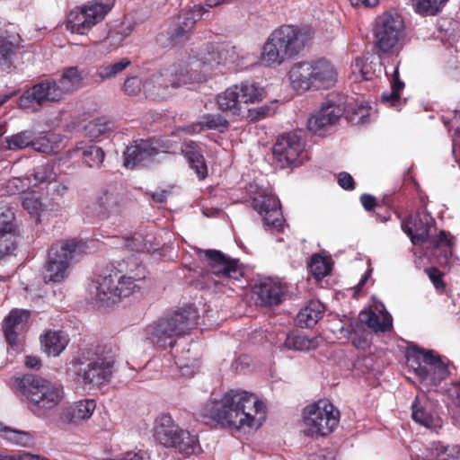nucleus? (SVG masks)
Listing matches in <instances>:
<instances>
[{
  "mask_svg": "<svg viewBox=\"0 0 460 460\" xmlns=\"http://www.w3.org/2000/svg\"><path fill=\"white\" fill-rule=\"evenodd\" d=\"M264 408V403L255 394L231 389L220 399L208 400L201 414L221 428L246 432L261 427Z\"/></svg>",
  "mask_w": 460,
  "mask_h": 460,
  "instance_id": "f257e3e1",
  "label": "nucleus"
},
{
  "mask_svg": "<svg viewBox=\"0 0 460 460\" xmlns=\"http://www.w3.org/2000/svg\"><path fill=\"white\" fill-rule=\"evenodd\" d=\"M291 87L297 93L327 90L337 82L338 72L334 65L322 58L312 61L298 62L288 71Z\"/></svg>",
  "mask_w": 460,
  "mask_h": 460,
  "instance_id": "f03ea898",
  "label": "nucleus"
},
{
  "mask_svg": "<svg viewBox=\"0 0 460 460\" xmlns=\"http://www.w3.org/2000/svg\"><path fill=\"white\" fill-rule=\"evenodd\" d=\"M139 287L136 279L126 276L122 270L114 266L107 267L96 280L89 285L92 300L98 306H110L128 297Z\"/></svg>",
  "mask_w": 460,
  "mask_h": 460,
  "instance_id": "7ed1b4c3",
  "label": "nucleus"
},
{
  "mask_svg": "<svg viewBox=\"0 0 460 460\" xmlns=\"http://www.w3.org/2000/svg\"><path fill=\"white\" fill-rule=\"evenodd\" d=\"M30 410L37 416H43L56 408L64 398L63 386L32 374L24 375L18 383Z\"/></svg>",
  "mask_w": 460,
  "mask_h": 460,
  "instance_id": "20e7f679",
  "label": "nucleus"
},
{
  "mask_svg": "<svg viewBox=\"0 0 460 460\" xmlns=\"http://www.w3.org/2000/svg\"><path fill=\"white\" fill-rule=\"evenodd\" d=\"M203 81L202 75L197 70H189V66L174 64L152 74L143 83L146 98L162 101L170 95V88L175 89L183 84Z\"/></svg>",
  "mask_w": 460,
  "mask_h": 460,
  "instance_id": "39448f33",
  "label": "nucleus"
},
{
  "mask_svg": "<svg viewBox=\"0 0 460 460\" xmlns=\"http://www.w3.org/2000/svg\"><path fill=\"white\" fill-rule=\"evenodd\" d=\"M198 310L190 305L168 313L151 326V339L162 349L173 347L176 337L189 333L198 324Z\"/></svg>",
  "mask_w": 460,
  "mask_h": 460,
  "instance_id": "423d86ee",
  "label": "nucleus"
},
{
  "mask_svg": "<svg viewBox=\"0 0 460 460\" xmlns=\"http://www.w3.org/2000/svg\"><path fill=\"white\" fill-rule=\"evenodd\" d=\"M86 248V243L77 239L62 240L53 243L43 266L44 283H60L65 280L70 273L72 263L85 252Z\"/></svg>",
  "mask_w": 460,
  "mask_h": 460,
  "instance_id": "0eeeda50",
  "label": "nucleus"
},
{
  "mask_svg": "<svg viewBox=\"0 0 460 460\" xmlns=\"http://www.w3.org/2000/svg\"><path fill=\"white\" fill-rule=\"evenodd\" d=\"M406 362L421 382L437 385L448 376L447 364L442 358L417 346L410 347L406 351Z\"/></svg>",
  "mask_w": 460,
  "mask_h": 460,
  "instance_id": "6e6552de",
  "label": "nucleus"
},
{
  "mask_svg": "<svg viewBox=\"0 0 460 460\" xmlns=\"http://www.w3.org/2000/svg\"><path fill=\"white\" fill-rule=\"evenodd\" d=\"M340 417V411L329 400H319L304 409L305 432L311 437L328 436L338 427Z\"/></svg>",
  "mask_w": 460,
  "mask_h": 460,
  "instance_id": "1a4fd4ad",
  "label": "nucleus"
},
{
  "mask_svg": "<svg viewBox=\"0 0 460 460\" xmlns=\"http://www.w3.org/2000/svg\"><path fill=\"white\" fill-rule=\"evenodd\" d=\"M73 367L76 382L84 386L93 388L110 380L113 363L104 357L85 359L83 356L73 362Z\"/></svg>",
  "mask_w": 460,
  "mask_h": 460,
  "instance_id": "9d476101",
  "label": "nucleus"
},
{
  "mask_svg": "<svg viewBox=\"0 0 460 460\" xmlns=\"http://www.w3.org/2000/svg\"><path fill=\"white\" fill-rule=\"evenodd\" d=\"M302 131H292L279 136L273 146L272 153L279 168L297 166L308 159Z\"/></svg>",
  "mask_w": 460,
  "mask_h": 460,
  "instance_id": "9b49d317",
  "label": "nucleus"
},
{
  "mask_svg": "<svg viewBox=\"0 0 460 460\" xmlns=\"http://www.w3.org/2000/svg\"><path fill=\"white\" fill-rule=\"evenodd\" d=\"M263 89L253 84L242 83L227 88L217 97L220 111L239 115L243 104L253 103L262 99Z\"/></svg>",
  "mask_w": 460,
  "mask_h": 460,
  "instance_id": "f8f14e48",
  "label": "nucleus"
},
{
  "mask_svg": "<svg viewBox=\"0 0 460 460\" xmlns=\"http://www.w3.org/2000/svg\"><path fill=\"white\" fill-rule=\"evenodd\" d=\"M111 9L108 4L95 1L76 7L67 14L66 27L72 33L85 35L105 18Z\"/></svg>",
  "mask_w": 460,
  "mask_h": 460,
  "instance_id": "ddd939ff",
  "label": "nucleus"
},
{
  "mask_svg": "<svg viewBox=\"0 0 460 460\" xmlns=\"http://www.w3.org/2000/svg\"><path fill=\"white\" fill-rule=\"evenodd\" d=\"M65 97L58 83L45 79L26 90L18 99V106L22 110L36 111L49 102H58Z\"/></svg>",
  "mask_w": 460,
  "mask_h": 460,
  "instance_id": "4468645a",
  "label": "nucleus"
},
{
  "mask_svg": "<svg viewBox=\"0 0 460 460\" xmlns=\"http://www.w3.org/2000/svg\"><path fill=\"white\" fill-rule=\"evenodd\" d=\"M403 28V21L397 13L379 15L374 29L376 47L384 53L393 49L402 37Z\"/></svg>",
  "mask_w": 460,
  "mask_h": 460,
  "instance_id": "2eb2a0df",
  "label": "nucleus"
},
{
  "mask_svg": "<svg viewBox=\"0 0 460 460\" xmlns=\"http://www.w3.org/2000/svg\"><path fill=\"white\" fill-rule=\"evenodd\" d=\"M204 260L209 271L227 283L241 280L243 270L238 260L223 253L221 251L208 249L203 252Z\"/></svg>",
  "mask_w": 460,
  "mask_h": 460,
  "instance_id": "dca6fc26",
  "label": "nucleus"
},
{
  "mask_svg": "<svg viewBox=\"0 0 460 460\" xmlns=\"http://www.w3.org/2000/svg\"><path fill=\"white\" fill-rule=\"evenodd\" d=\"M270 36L289 58L298 55L311 39L308 29L294 25H282Z\"/></svg>",
  "mask_w": 460,
  "mask_h": 460,
  "instance_id": "f3484780",
  "label": "nucleus"
},
{
  "mask_svg": "<svg viewBox=\"0 0 460 460\" xmlns=\"http://www.w3.org/2000/svg\"><path fill=\"white\" fill-rule=\"evenodd\" d=\"M345 111L342 98L330 96L323 102L320 109L308 119V129L314 134L335 125Z\"/></svg>",
  "mask_w": 460,
  "mask_h": 460,
  "instance_id": "a211bd4d",
  "label": "nucleus"
},
{
  "mask_svg": "<svg viewBox=\"0 0 460 460\" xmlns=\"http://www.w3.org/2000/svg\"><path fill=\"white\" fill-rule=\"evenodd\" d=\"M435 225V219L426 208L417 210L401 222L402 231L414 245L426 243L429 239L430 228Z\"/></svg>",
  "mask_w": 460,
  "mask_h": 460,
  "instance_id": "6ab92c4d",
  "label": "nucleus"
},
{
  "mask_svg": "<svg viewBox=\"0 0 460 460\" xmlns=\"http://www.w3.org/2000/svg\"><path fill=\"white\" fill-rule=\"evenodd\" d=\"M30 312L14 308L3 321V332L7 344L14 350L22 347L24 333L28 330Z\"/></svg>",
  "mask_w": 460,
  "mask_h": 460,
  "instance_id": "aec40b11",
  "label": "nucleus"
},
{
  "mask_svg": "<svg viewBox=\"0 0 460 460\" xmlns=\"http://www.w3.org/2000/svg\"><path fill=\"white\" fill-rule=\"evenodd\" d=\"M252 208L262 217L264 225L271 230L280 232L284 218L280 202L277 197L265 191L259 192L252 202Z\"/></svg>",
  "mask_w": 460,
  "mask_h": 460,
  "instance_id": "412c9836",
  "label": "nucleus"
},
{
  "mask_svg": "<svg viewBox=\"0 0 460 460\" xmlns=\"http://www.w3.org/2000/svg\"><path fill=\"white\" fill-rule=\"evenodd\" d=\"M18 226L15 215L11 208H4L0 213V256L11 254L16 249Z\"/></svg>",
  "mask_w": 460,
  "mask_h": 460,
  "instance_id": "4be33fe9",
  "label": "nucleus"
},
{
  "mask_svg": "<svg viewBox=\"0 0 460 460\" xmlns=\"http://www.w3.org/2000/svg\"><path fill=\"white\" fill-rule=\"evenodd\" d=\"M122 197L111 190H103L93 201L86 207L85 213L102 219L111 214H119L123 207Z\"/></svg>",
  "mask_w": 460,
  "mask_h": 460,
  "instance_id": "5701e85b",
  "label": "nucleus"
},
{
  "mask_svg": "<svg viewBox=\"0 0 460 460\" xmlns=\"http://www.w3.org/2000/svg\"><path fill=\"white\" fill-rule=\"evenodd\" d=\"M158 154V149L149 140L139 139L128 145L123 153L124 166L133 169L151 160Z\"/></svg>",
  "mask_w": 460,
  "mask_h": 460,
  "instance_id": "b1692460",
  "label": "nucleus"
},
{
  "mask_svg": "<svg viewBox=\"0 0 460 460\" xmlns=\"http://www.w3.org/2000/svg\"><path fill=\"white\" fill-rule=\"evenodd\" d=\"M252 290L260 305L264 306L279 305L285 295L284 286L271 278L261 279Z\"/></svg>",
  "mask_w": 460,
  "mask_h": 460,
  "instance_id": "393cba45",
  "label": "nucleus"
},
{
  "mask_svg": "<svg viewBox=\"0 0 460 460\" xmlns=\"http://www.w3.org/2000/svg\"><path fill=\"white\" fill-rule=\"evenodd\" d=\"M200 349L197 343L190 342L176 349L175 364L182 376H193L199 367Z\"/></svg>",
  "mask_w": 460,
  "mask_h": 460,
  "instance_id": "a878e982",
  "label": "nucleus"
},
{
  "mask_svg": "<svg viewBox=\"0 0 460 460\" xmlns=\"http://www.w3.org/2000/svg\"><path fill=\"white\" fill-rule=\"evenodd\" d=\"M411 418L416 423L427 429L435 430L441 428L440 419L433 412L431 402L424 395H418L413 401Z\"/></svg>",
  "mask_w": 460,
  "mask_h": 460,
  "instance_id": "bb28decb",
  "label": "nucleus"
},
{
  "mask_svg": "<svg viewBox=\"0 0 460 460\" xmlns=\"http://www.w3.org/2000/svg\"><path fill=\"white\" fill-rule=\"evenodd\" d=\"M182 430L170 414L163 413L155 420L154 437L161 445L169 447Z\"/></svg>",
  "mask_w": 460,
  "mask_h": 460,
  "instance_id": "cd10ccee",
  "label": "nucleus"
},
{
  "mask_svg": "<svg viewBox=\"0 0 460 460\" xmlns=\"http://www.w3.org/2000/svg\"><path fill=\"white\" fill-rule=\"evenodd\" d=\"M181 150L199 180H204L208 176V166L201 146L198 143L189 140L182 144Z\"/></svg>",
  "mask_w": 460,
  "mask_h": 460,
  "instance_id": "c85d7f7f",
  "label": "nucleus"
},
{
  "mask_svg": "<svg viewBox=\"0 0 460 460\" xmlns=\"http://www.w3.org/2000/svg\"><path fill=\"white\" fill-rule=\"evenodd\" d=\"M68 337L64 332L48 331L40 336L43 351L49 356H58L67 346Z\"/></svg>",
  "mask_w": 460,
  "mask_h": 460,
  "instance_id": "c756f323",
  "label": "nucleus"
},
{
  "mask_svg": "<svg viewBox=\"0 0 460 460\" xmlns=\"http://www.w3.org/2000/svg\"><path fill=\"white\" fill-rule=\"evenodd\" d=\"M324 306L319 301H310L296 315V323L301 328L313 327L323 317Z\"/></svg>",
  "mask_w": 460,
  "mask_h": 460,
  "instance_id": "7c9ffc66",
  "label": "nucleus"
},
{
  "mask_svg": "<svg viewBox=\"0 0 460 460\" xmlns=\"http://www.w3.org/2000/svg\"><path fill=\"white\" fill-rule=\"evenodd\" d=\"M273 38L270 36L262 47L261 54V63L269 67H276L289 58L286 53L279 47V44L272 40Z\"/></svg>",
  "mask_w": 460,
  "mask_h": 460,
  "instance_id": "2f4dec72",
  "label": "nucleus"
},
{
  "mask_svg": "<svg viewBox=\"0 0 460 460\" xmlns=\"http://www.w3.org/2000/svg\"><path fill=\"white\" fill-rule=\"evenodd\" d=\"M96 408L94 400H82L75 402L66 409L65 418L68 422L77 424L82 420H88Z\"/></svg>",
  "mask_w": 460,
  "mask_h": 460,
  "instance_id": "473e14b6",
  "label": "nucleus"
},
{
  "mask_svg": "<svg viewBox=\"0 0 460 460\" xmlns=\"http://www.w3.org/2000/svg\"><path fill=\"white\" fill-rule=\"evenodd\" d=\"M84 76L77 66L64 68L59 81L58 82L64 94L73 93L83 87Z\"/></svg>",
  "mask_w": 460,
  "mask_h": 460,
  "instance_id": "72a5a7b5",
  "label": "nucleus"
},
{
  "mask_svg": "<svg viewBox=\"0 0 460 460\" xmlns=\"http://www.w3.org/2000/svg\"><path fill=\"white\" fill-rule=\"evenodd\" d=\"M76 151L81 152L84 163L91 168L99 167L104 160L105 155L103 150L92 143H78Z\"/></svg>",
  "mask_w": 460,
  "mask_h": 460,
  "instance_id": "f704fd0d",
  "label": "nucleus"
},
{
  "mask_svg": "<svg viewBox=\"0 0 460 460\" xmlns=\"http://www.w3.org/2000/svg\"><path fill=\"white\" fill-rule=\"evenodd\" d=\"M207 12L208 10L204 6L194 5L191 11L183 14L180 24L175 29V31L172 37L175 39L182 37L195 26L197 20L200 19Z\"/></svg>",
  "mask_w": 460,
  "mask_h": 460,
  "instance_id": "c9c22d12",
  "label": "nucleus"
},
{
  "mask_svg": "<svg viewBox=\"0 0 460 460\" xmlns=\"http://www.w3.org/2000/svg\"><path fill=\"white\" fill-rule=\"evenodd\" d=\"M169 447L174 448L175 451L182 455L190 456L199 449V445L196 436L191 435L188 430L183 429Z\"/></svg>",
  "mask_w": 460,
  "mask_h": 460,
  "instance_id": "e433bc0d",
  "label": "nucleus"
},
{
  "mask_svg": "<svg viewBox=\"0 0 460 460\" xmlns=\"http://www.w3.org/2000/svg\"><path fill=\"white\" fill-rule=\"evenodd\" d=\"M332 266V259L330 257L322 256L318 253L312 255L308 262L309 272L317 281L331 273Z\"/></svg>",
  "mask_w": 460,
  "mask_h": 460,
  "instance_id": "4c0bfd02",
  "label": "nucleus"
},
{
  "mask_svg": "<svg viewBox=\"0 0 460 460\" xmlns=\"http://www.w3.org/2000/svg\"><path fill=\"white\" fill-rule=\"evenodd\" d=\"M114 128V122L105 117L96 118L89 121L84 128V135L92 139H97Z\"/></svg>",
  "mask_w": 460,
  "mask_h": 460,
  "instance_id": "58836bf2",
  "label": "nucleus"
},
{
  "mask_svg": "<svg viewBox=\"0 0 460 460\" xmlns=\"http://www.w3.org/2000/svg\"><path fill=\"white\" fill-rule=\"evenodd\" d=\"M359 320L376 332H385L392 327V319L389 315H385L381 318L373 311L361 312L359 314Z\"/></svg>",
  "mask_w": 460,
  "mask_h": 460,
  "instance_id": "ea45409f",
  "label": "nucleus"
},
{
  "mask_svg": "<svg viewBox=\"0 0 460 460\" xmlns=\"http://www.w3.org/2000/svg\"><path fill=\"white\" fill-rule=\"evenodd\" d=\"M227 53V50L224 49L217 50L212 49L211 51H208V55L204 56L200 61H195L188 64L187 66H189V70L191 68L197 70L202 75L204 78V74L198 68H199L201 65L203 68L207 66L214 67L215 66L225 65Z\"/></svg>",
  "mask_w": 460,
  "mask_h": 460,
  "instance_id": "a19ab883",
  "label": "nucleus"
},
{
  "mask_svg": "<svg viewBox=\"0 0 460 460\" xmlns=\"http://www.w3.org/2000/svg\"><path fill=\"white\" fill-rule=\"evenodd\" d=\"M284 345L289 349L307 351L317 348L318 339L308 338L301 333H290L287 335Z\"/></svg>",
  "mask_w": 460,
  "mask_h": 460,
  "instance_id": "79ce46f5",
  "label": "nucleus"
},
{
  "mask_svg": "<svg viewBox=\"0 0 460 460\" xmlns=\"http://www.w3.org/2000/svg\"><path fill=\"white\" fill-rule=\"evenodd\" d=\"M0 437L16 446L28 447L32 443L31 433L14 429L0 423Z\"/></svg>",
  "mask_w": 460,
  "mask_h": 460,
  "instance_id": "37998d69",
  "label": "nucleus"
},
{
  "mask_svg": "<svg viewBox=\"0 0 460 460\" xmlns=\"http://www.w3.org/2000/svg\"><path fill=\"white\" fill-rule=\"evenodd\" d=\"M404 88V83L401 80L399 75V69L395 67L391 79V92H385L381 95V100L383 102L391 103L394 105L399 102L401 92Z\"/></svg>",
  "mask_w": 460,
  "mask_h": 460,
  "instance_id": "c03bdc74",
  "label": "nucleus"
},
{
  "mask_svg": "<svg viewBox=\"0 0 460 460\" xmlns=\"http://www.w3.org/2000/svg\"><path fill=\"white\" fill-rule=\"evenodd\" d=\"M433 460H460V447L434 443L432 448Z\"/></svg>",
  "mask_w": 460,
  "mask_h": 460,
  "instance_id": "a18cd8bd",
  "label": "nucleus"
},
{
  "mask_svg": "<svg viewBox=\"0 0 460 460\" xmlns=\"http://www.w3.org/2000/svg\"><path fill=\"white\" fill-rule=\"evenodd\" d=\"M33 132L31 130H25L17 134L12 135L5 138L7 144L6 148L9 150H19L23 149L27 146H31Z\"/></svg>",
  "mask_w": 460,
  "mask_h": 460,
  "instance_id": "49530a36",
  "label": "nucleus"
},
{
  "mask_svg": "<svg viewBox=\"0 0 460 460\" xmlns=\"http://www.w3.org/2000/svg\"><path fill=\"white\" fill-rule=\"evenodd\" d=\"M199 125L202 128L225 132L229 128V122L220 114H206L202 117Z\"/></svg>",
  "mask_w": 460,
  "mask_h": 460,
  "instance_id": "de8ad7c7",
  "label": "nucleus"
},
{
  "mask_svg": "<svg viewBox=\"0 0 460 460\" xmlns=\"http://www.w3.org/2000/svg\"><path fill=\"white\" fill-rule=\"evenodd\" d=\"M130 64L131 61L125 58L116 63L101 66L98 69L97 74L102 80L110 79L120 74L123 70L129 66Z\"/></svg>",
  "mask_w": 460,
  "mask_h": 460,
  "instance_id": "09e8293b",
  "label": "nucleus"
},
{
  "mask_svg": "<svg viewBox=\"0 0 460 460\" xmlns=\"http://www.w3.org/2000/svg\"><path fill=\"white\" fill-rule=\"evenodd\" d=\"M353 73H358L361 78L366 81L372 80L376 75V65L372 62H368L366 58H357L352 65Z\"/></svg>",
  "mask_w": 460,
  "mask_h": 460,
  "instance_id": "8fccbe9b",
  "label": "nucleus"
},
{
  "mask_svg": "<svg viewBox=\"0 0 460 460\" xmlns=\"http://www.w3.org/2000/svg\"><path fill=\"white\" fill-rule=\"evenodd\" d=\"M16 46L9 40L0 39V66L4 69L12 65L13 56L15 54Z\"/></svg>",
  "mask_w": 460,
  "mask_h": 460,
  "instance_id": "3c124183",
  "label": "nucleus"
},
{
  "mask_svg": "<svg viewBox=\"0 0 460 460\" xmlns=\"http://www.w3.org/2000/svg\"><path fill=\"white\" fill-rule=\"evenodd\" d=\"M447 0H416L415 11L420 14H435Z\"/></svg>",
  "mask_w": 460,
  "mask_h": 460,
  "instance_id": "603ef678",
  "label": "nucleus"
},
{
  "mask_svg": "<svg viewBox=\"0 0 460 460\" xmlns=\"http://www.w3.org/2000/svg\"><path fill=\"white\" fill-rule=\"evenodd\" d=\"M56 176L57 174L53 171V166L48 164L38 166L32 173V177L36 181L35 184L45 182L49 183L56 180Z\"/></svg>",
  "mask_w": 460,
  "mask_h": 460,
  "instance_id": "864d4df0",
  "label": "nucleus"
},
{
  "mask_svg": "<svg viewBox=\"0 0 460 460\" xmlns=\"http://www.w3.org/2000/svg\"><path fill=\"white\" fill-rule=\"evenodd\" d=\"M20 199L22 208L30 214H37L40 211L41 203L36 192L23 193Z\"/></svg>",
  "mask_w": 460,
  "mask_h": 460,
  "instance_id": "5fc2aeb1",
  "label": "nucleus"
},
{
  "mask_svg": "<svg viewBox=\"0 0 460 460\" xmlns=\"http://www.w3.org/2000/svg\"><path fill=\"white\" fill-rule=\"evenodd\" d=\"M424 271L434 285L436 290L440 294L444 293L446 289V283L443 279L444 273L436 267L426 268Z\"/></svg>",
  "mask_w": 460,
  "mask_h": 460,
  "instance_id": "6e6d98bb",
  "label": "nucleus"
},
{
  "mask_svg": "<svg viewBox=\"0 0 460 460\" xmlns=\"http://www.w3.org/2000/svg\"><path fill=\"white\" fill-rule=\"evenodd\" d=\"M142 80L138 76L128 77L123 85V91L128 95H137L143 89Z\"/></svg>",
  "mask_w": 460,
  "mask_h": 460,
  "instance_id": "4d7b16f0",
  "label": "nucleus"
},
{
  "mask_svg": "<svg viewBox=\"0 0 460 460\" xmlns=\"http://www.w3.org/2000/svg\"><path fill=\"white\" fill-rule=\"evenodd\" d=\"M361 205L367 212H376V210L383 209L382 200L378 202L371 194L364 193L359 198Z\"/></svg>",
  "mask_w": 460,
  "mask_h": 460,
  "instance_id": "13d9d810",
  "label": "nucleus"
},
{
  "mask_svg": "<svg viewBox=\"0 0 460 460\" xmlns=\"http://www.w3.org/2000/svg\"><path fill=\"white\" fill-rule=\"evenodd\" d=\"M432 244L434 247L438 248L440 246H446L448 248H452L454 245L453 236L445 230L439 231L438 236H436L432 241Z\"/></svg>",
  "mask_w": 460,
  "mask_h": 460,
  "instance_id": "bf43d9fd",
  "label": "nucleus"
},
{
  "mask_svg": "<svg viewBox=\"0 0 460 460\" xmlns=\"http://www.w3.org/2000/svg\"><path fill=\"white\" fill-rule=\"evenodd\" d=\"M338 183L342 189L346 190H352L355 189V181L353 177L346 172L339 173Z\"/></svg>",
  "mask_w": 460,
  "mask_h": 460,
  "instance_id": "052dcab7",
  "label": "nucleus"
},
{
  "mask_svg": "<svg viewBox=\"0 0 460 460\" xmlns=\"http://www.w3.org/2000/svg\"><path fill=\"white\" fill-rule=\"evenodd\" d=\"M31 146L33 149H35L39 152H42V153L49 152L52 148L51 145L49 144V139H47L45 137H39L37 139H34V137H33Z\"/></svg>",
  "mask_w": 460,
  "mask_h": 460,
  "instance_id": "680f3d73",
  "label": "nucleus"
},
{
  "mask_svg": "<svg viewBox=\"0 0 460 460\" xmlns=\"http://www.w3.org/2000/svg\"><path fill=\"white\" fill-rule=\"evenodd\" d=\"M383 209L376 210V215L378 217L381 222H387L391 218V211L388 209L389 199L387 197H384L382 199Z\"/></svg>",
  "mask_w": 460,
  "mask_h": 460,
  "instance_id": "e2e57ef3",
  "label": "nucleus"
},
{
  "mask_svg": "<svg viewBox=\"0 0 460 460\" xmlns=\"http://www.w3.org/2000/svg\"><path fill=\"white\" fill-rule=\"evenodd\" d=\"M271 109L269 106H261L258 109L248 110L249 117L252 120L261 119L267 117L270 113Z\"/></svg>",
  "mask_w": 460,
  "mask_h": 460,
  "instance_id": "0e129e2a",
  "label": "nucleus"
},
{
  "mask_svg": "<svg viewBox=\"0 0 460 460\" xmlns=\"http://www.w3.org/2000/svg\"><path fill=\"white\" fill-rule=\"evenodd\" d=\"M24 364L28 368L31 369H40L41 367V360L37 356H26L24 359Z\"/></svg>",
  "mask_w": 460,
  "mask_h": 460,
  "instance_id": "69168bd1",
  "label": "nucleus"
},
{
  "mask_svg": "<svg viewBox=\"0 0 460 460\" xmlns=\"http://www.w3.org/2000/svg\"><path fill=\"white\" fill-rule=\"evenodd\" d=\"M168 194L169 192L167 190H161L159 191L154 192L152 194V199L158 203H163L167 199Z\"/></svg>",
  "mask_w": 460,
  "mask_h": 460,
  "instance_id": "338daca9",
  "label": "nucleus"
},
{
  "mask_svg": "<svg viewBox=\"0 0 460 460\" xmlns=\"http://www.w3.org/2000/svg\"><path fill=\"white\" fill-rule=\"evenodd\" d=\"M355 6L373 7L378 3V0H350Z\"/></svg>",
  "mask_w": 460,
  "mask_h": 460,
  "instance_id": "774afa93",
  "label": "nucleus"
}]
</instances>
